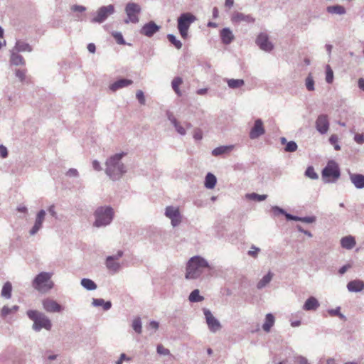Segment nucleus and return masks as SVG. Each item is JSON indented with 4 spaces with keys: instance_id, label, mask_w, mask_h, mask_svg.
I'll return each instance as SVG.
<instances>
[{
    "instance_id": "1",
    "label": "nucleus",
    "mask_w": 364,
    "mask_h": 364,
    "mask_svg": "<svg viewBox=\"0 0 364 364\" xmlns=\"http://www.w3.org/2000/svg\"><path fill=\"white\" fill-rule=\"evenodd\" d=\"M125 153L115 154L108 158L105 162V173L112 181H118L127 172L125 165L121 161Z\"/></svg>"
},
{
    "instance_id": "2",
    "label": "nucleus",
    "mask_w": 364,
    "mask_h": 364,
    "mask_svg": "<svg viewBox=\"0 0 364 364\" xmlns=\"http://www.w3.org/2000/svg\"><path fill=\"white\" fill-rule=\"evenodd\" d=\"M204 268L210 269L206 259L200 256L191 257L186 265V279H195L198 278L203 273Z\"/></svg>"
},
{
    "instance_id": "3",
    "label": "nucleus",
    "mask_w": 364,
    "mask_h": 364,
    "mask_svg": "<svg viewBox=\"0 0 364 364\" xmlns=\"http://www.w3.org/2000/svg\"><path fill=\"white\" fill-rule=\"evenodd\" d=\"M27 316L33 321L32 328L36 331H40L42 328L50 331L52 328L51 321L43 313L37 310H28Z\"/></svg>"
},
{
    "instance_id": "4",
    "label": "nucleus",
    "mask_w": 364,
    "mask_h": 364,
    "mask_svg": "<svg viewBox=\"0 0 364 364\" xmlns=\"http://www.w3.org/2000/svg\"><path fill=\"white\" fill-rule=\"evenodd\" d=\"M95 220L94 226L97 228L104 227L109 225L114 218V210L110 206L98 207L95 213Z\"/></svg>"
},
{
    "instance_id": "5",
    "label": "nucleus",
    "mask_w": 364,
    "mask_h": 364,
    "mask_svg": "<svg viewBox=\"0 0 364 364\" xmlns=\"http://www.w3.org/2000/svg\"><path fill=\"white\" fill-rule=\"evenodd\" d=\"M52 274L42 272L37 274L32 282V287L38 291L45 294L53 288L54 283L51 280Z\"/></svg>"
},
{
    "instance_id": "6",
    "label": "nucleus",
    "mask_w": 364,
    "mask_h": 364,
    "mask_svg": "<svg viewBox=\"0 0 364 364\" xmlns=\"http://www.w3.org/2000/svg\"><path fill=\"white\" fill-rule=\"evenodd\" d=\"M322 178L325 183H334L341 176V171L338 164L331 160L322 170Z\"/></svg>"
},
{
    "instance_id": "7",
    "label": "nucleus",
    "mask_w": 364,
    "mask_h": 364,
    "mask_svg": "<svg viewBox=\"0 0 364 364\" xmlns=\"http://www.w3.org/2000/svg\"><path fill=\"white\" fill-rule=\"evenodd\" d=\"M127 18L124 20L126 24L129 23H137L139 21V14L141 12V6L134 2H128L124 8Z\"/></svg>"
},
{
    "instance_id": "8",
    "label": "nucleus",
    "mask_w": 364,
    "mask_h": 364,
    "mask_svg": "<svg viewBox=\"0 0 364 364\" xmlns=\"http://www.w3.org/2000/svg\"><path fill=\"white\" fill-rule=\"evenodd\" d=\"M203 311L209 331L212 333H216L220 331L222 328V325L220 322L213 315L211 311L206 308H204Z\"/></svg>"
},
{
    "instance_id": "9",
    "label": "nucleus",
    "mask_w": 364,
    "mask_h": 364,
    "mask_svg": "<svg viewBox=\"0 0 364 364\" xmlns=\"http://www.w3.org/2000/svg\"><path fill=\"white\" fill-rule=\"evenodd\" d=\"M114 12V6L112 4L104 6L97 10V14L95 17L92 19V23H101L104 22L109 16L113 14Z\"/></svg>"
},
{
    "instance_id": "10",
    "label": "nucleus",
    "mask_w": 364,
    "mask_h": 364,
    "mask_svg": "<svg viewBox=\"0 0 364 364\" xmlns=\"http://www.w3.org/2000/svg\"><path fill=\"white\" fill-rule=\"evenodd\" d=\"M165 215L171 219L173 227L178 226L181 223V215L179 208L174 206H167L165 210Z\"/></svg>"
},
{
    "instance_id": "11",
    "label": "nucleus",
    "mask_w": 364,
    "mask_h": 364,
    "mask_svg": "<svg viewBox=\"0 0 364 364\" xmlns=\"http://www.w3.org/2000/svg\"><path fill=\"white\" fill-rule=\"evenodd\" d=\"M255 42L259 48L264 51L270 52L274 48V45L269 41V36L265 33H260Z\"/></svg>"
},
{
    "instance_id": "12",
    "label": "nucleus",
    "mask_w": 364,
    "mask_h": 364,
    "mask_svg": "<svg viewBox=\"0 0 364 364\" xmlns=\"http://www.w3.org/2000/svg\"><path fill=\"white\" fill-rule=\"evenodd\" d=\"M161 28L160 26H158L154 21H150L149 22L145 23L139 31V33L141 35H144L146 37L151 38L156 33L159 31Z\"/></svg>"
},
{
    "instance_id": "13",
    "label": "nucleus",
    "mask_w": 364,
    "mask_h": 364,
    "mask_svg": "<svg viewBox=\"0 0 364 364\" xmlns=\"http://www.w3.org/2000/svg\"><path fill=\"white\" fill-rule=\"evenodd\" d=\"M43 309L49 313L61 312L63 307L53 299L47 298L42 301Z\"/></svg>"
},
{
    "instance_id": "14",
    "label": "nucleus",
    "mask_w": 364,
    "mask_h": 364,
    "mask_svg": "<svg viewBox=\"0 0 364 364\" xmlns=\"http://www.w3.org/2000/svg\"><path fill=\"white\" fill-rule=\"evenodd\" d=\"M265 133V129L263 126V122L261 119H257L255 121L254 126L250 132V138L255 139L261 136Z\"/></svg>"
},
{
    "instance_id": "15",
    "label": "nucleus",
    "mask_w": 364,
    "mask_h": 364,
    "mask_svg": "<svg viewBox=\"0 0 364 364\" xmlns=\"http://www.w3.org/2000/svg\"><path fill=\"white\" fill-rule=\"evenodd\" d=\"M196 19L191 13H183L178 18V28H189L191 24Z\"/></svg>"
},
{
    "instance_id": "16",
    "label": "nucleus",
    "mask_w": 364,
    "mask_h": 364,
    "mask_svg": "<svg viewBox=\"0 0 364 364\" xmlns=\"http://www.w3.org/2000/svg\"><path fill=\"white\" fill-rule=\"evenodd\" d=\"M231 21L233 23H240L241 22L251 23L255 21V18L250 14L247 15L243 13L235 11L231 16Z\"/></svg>"
},
{
    "instance_id": "17",
    "label": "nucleus",
    "mask_w": 364,
    "mask_h": 364,
    "mask_svg": "<svg viewBox=\"0 0 364 364\" xmlns=\"http://www.w3.org/2000/svg\"><path fill=\"white\" fill-rule=\"evenodd\" d=\"M316 128L321 134H326L329 128V122L326 114H320L316 121Z\"/></svg>"
},
{
    "instance_id": "18",
    "label": "nucleus",
    "mask_w": 364,
    "mask_h": 364,
    "mask_svg": "<svg viewBox=\"0 0 364 364\" xmlns=\"http://www.w3.org/2000/svg\"><path fill=\"white\" fill-rule=\"evenodd\" d=\"M46 216V211L41 210L36 215L35 223L32 228L30 230L29 233L31 235H36L39 230L42 228L43 223Z\"/></svg>"
},
{
    "instance_id": "19",
    "label": "nucleus",
    "mask_w": 364,
    "mask_h": 364,
    "mask_svg": "<svg viewBox=\"0 0 364 364\" xmlns=\"http://www.w3.org/2000/svg\"><path fill=\"white\" fill-rule=\"evenodd\" d=\"M132 83V80L122 78L110 84L109 88L112 92H116L119 89L131 85Z\"/></svg>"
},
{
    "instance_id": "20",
    "label": "nucleus",
    "mask_w": 364,
    "mask_h": 364,
    "mask_svg": "<svg viewBox=\"0 0 364 364\" xmlns=\"http://www.w3.org/2000/svg\"><path fill=\"white\" fill-rule=\"evenodd\" d=\"M166 115H167L168 119L170 121V122L174 127L176 131L180 135H182V136L186 135V129L176 119V117L173 116V114L170 112H167Z\"/></svg>"
},
{
    "instance_id": "21",
    "label": "nucleus",
    "mask_w": 364,
    "mask_h": 364,
    "mask_svg": "<svg viewBox=\"0 0 364 364\" xmlns=\"http://www.w3.org/2000/svg\"><path fill=\"white\" fill-rule=\"evenodd\" d=\"M350 179L356 188H364V175L360 173H350Z\"/></svg>"
},
{
    "instance_id": "22",
    "label": "nucleus",
    "mask_w": 364,
    "mask_h": 364,
    "mask_svg": "<svg viewBox=\"0 0 364 364\" xmlns=\"http://www.w3.org/2000/svg\"><path fill=\"white\" fill-rule=\"evenodd\" d=\"M320 306V304L316 298L310 296L308 298L304 306L303 309L305 311H316Z\"/></svg>"
},
{
    "instance_id": "23",
    "label": "nucleus",
    "mask_w": 364,
    "mask_h": 364,
    "mask_svg": "<svg viewBox=\"0 0 364 364\" xmlns=\"http://www.w3.org/2000/svg\"><path fill=\"white\" fill-rule=\"evenodd\" d=\"M347 289L350 292H360L364 289V282L361 280H353L348 283Z\"/></svg>"
},
{
    "instance_id": "24",
    "label": "nucleus",
    "mask_w": 364,
    "mask_h": 364,
    "mask_svg": "<svg viewBox=\"0 0 364 364\" xmlns=\"http://www.w3.org/2000/svg\"><path fill=\"white\" fill-rule=\"evenodd\" d=\"M220 38L224 44H230L234 39V35L229 28H224L220 31Z\"/></svg>"
},
{
    "instance_id": "25",
    "label": "nucleus",
    "mask_w": 364,
    "mask_h": 364,
    "mask_svg": "<svg viewBox=\"0 0 364 364\" xmlns=\"http://www.w3.org/2000/svg\"><path fill=\"white\" fill-rule=\"evenodd\" d=\"M341 245L345 249L351 250L355 245V238L353 236L343 237L341 240Z\"/></svg>"
},
{
    "instance_id": "26",
    "label": "nucleus",
    "mask_w": 364,
    "mask_h": 364,
    "mask_svg": "<svg viewBox=\"0 0 364 364\" xmlns=\"http://www.w3.org/2000/svg\"><path fill=\"white\" fill-rule=\"evenodd\" d=\"M10 62L12 65H20L25 64V60L23 56L17 53V52L14 50H12L11 51Z\"/></svg>"
},
{
    "instance_id": "27",
    "label": "nucleus",
    "mask_w": 364,
    "mask_h": 364,
    "mask_svg": "<svg viewBox=\"0 0 364 364\" xmlns=\"http://www.w3.org/2000/svg\"><path fill=\"white\" fill-rule=\"evenodd\" d=\"M326 11L331 14L338 15H343L346 13L345 7L338 4L327 6Z\"/></svg>"
},
{
    "instance_id": "28",
    "label": "nucleus",
    "mask_w": 364,
    "mask_h": 364,
    "mask_svg": "<svg viewBox=\"0 0 364 364\" xmlns=\"http://www.w3.org/2000/svg\"><path fill=\"white\" fill-rule=\"evenodd\" d=\"M217 183V178L212 173H208L205 178V187L208 189H213Z\"/></svg>"
},
{
    "instance_id": "29",
    "label": "nucleus",
    "mask_w": 364,
    "mask_h": 364,
    "mask_svg": "<svg viewBox=\"0 0 364 364\" xmlns=\"http://www.w3.org/2000/svg\"><path fill=\"white\" fill-rule=\"evenodd\" d=\"M13 50H14L16 52H24V51L31 52L32 48L27 43L21 41H17L16 43L15 47L14 48Z\"/></svg>"
},
{
    "instance_id": "30",
    "label": "nucleus",
    "mask_w": 364,
    "mask_h": 364,
    "mask_svg": "<svg viewBox=\"0 0 364 364\" xmlns=\"http://www.w3.org/2000/svg\"><path fill=\"white\" fill-rule=\"evenodd\" d=\"M274 316L272 314H267L265 316V321L262 325V328L265 332H269L274 323Z\"/></svg>"
},
{
    "instance_id": "31",
    "label": "nucleus",
    "mask_w": 364,
    "mask_h": 364,
    "mask_svg": "<svg viewBox=\"0 0 364 364\" xmlns=\"http://www.w3.org/2000/svg\"><path fill=\"white\" fill-rule=\"evenodd\" d=\"M92 304L94 306H102L104 310L107 311L111 309L112 303L109 301H105L102 299H93Z\"/></svg>"
},
{
    "instance_id": "32",
    "label": "nucleus",
    "mask_w": 364,
    "mask_h": 364,
    "mask_svg": "<svg viewBox=\"0 0 364 364\" xmlns=\"http://www.w3.org/2000/svg\"><path fill=\"white\" fill-rule=\"evenodd\" d=\"M273 275L274 274L271 272H269L258 282L257 284V288L258 289H262L264 287H265L271 282Z\"/></svg>"
},
{
    "instance_id": "33",
    "label": "nucleus",
    "mask_w": 364,
    "mask_h": 364,
    "mask_svg": "<svg viewBox=\"0 0 364 364\" xmlns=\"http://www.w3.org/2000/svg\"><path fill=\"white\" fill-rule=\"evenodd\" d=\"M233 149L232 145L230 146H220L218 147H216L212 151V154L215 156L222 155L223 154L228 153L230 151H232Z\"/></svg>"
},
{
    "instance_id": "34",
    "label": "nucleus",
    "mask_w": 364,
    "mask_h": 364,
    "mask_svg": "<svg viewBox=\"0 0 364 364\" xmlns=\"http://www.w3.org/2000/svg\"><path fill=\"white\" fill-rule=\"evenodd\" d=\"M12 285L9 282H6L1 289V295L3 298L9 299L11 297Z\"/></svg>"
},
{
    "instance_id": "35",
    "label": "nucleus",
    "mask_w": 364,
    "mask_h": 364,
    "mask_svg": "<svg viewBox=\"0 0 364 364\" xmlns=\"http://www.w3.org/2000/svg\"><path fill=\"white\" fill-rule=\"evenodd\" d=\"M183 83V79L181 77H175L171 82V87L178 96H181L182 93L179 86Z\"/></svg>"
},
{
    "instance_id": "36",
    "label": "nucleus",
    "mask_w": 364,
    "mask_h": 364,
    "mask_svg": "<svg viewBox=\"0 0 364 364\" xmlns=\"http://www.w3.org/2000/svg\"><path fill=\"white\" fill-rule=\"evenodd\" d=\"M225 81L231 89L240 88L245 85V81L242 79H226Z\"/></svg>"
},
{
    "instance_id": "37",
    "label": "nucleus",
    "mask_w": 364,
    "mask_h": 364,
    "mask_svg": "<svg viewBox=\"0 0 364 364\" xmlns=\"http://www.w3.org/2000/svg\"><path fill=\"white\" fill-rule=\"evenodd\" d=\"M81 285L87 290L93 291L97 287V284L90 279L84 278L81 279Z\"/></svg>"
},
{
    "instance_id": "38",
    "label": "nucleus",
    "mask_w": 364,
    "mask_h": 364,
    "mask_svg": "<svg viewBox=\"0 0 364 364\" xmlns=\"http://www.w3.org/2000/svg\"><path fill=\"white\" fill-rule=\"evenodd\" d=\"M188 300L192 303L200 302L204 300V297L200 295L199 290L196 289L191 292Z\"/></svg>"
},
{
    "instance_id": "39",
    "label": "nucleus",
    "mask_w": 364,
    "mask_h": 364,
    "mask_svg": "<svg viewBox=\"0 0 364 364\" xmlns=\"http://www.w3.org/2000/svg\"><path fill=\"white\" fill-rule=\"evenodd\" d=\"M106 267L113 271L114 272H117L121 268L120 264L114 260H109L108 257L106 258L105 262Z\"/></svg>"
},
{
    "instance_id": "40",
    "label": "nucleus",
    "mask_w": 364,
    "mask_h": 364,
    "mask_svg": "<svg viewBox=\"0 0 364 364\" xmlns=\"http://www.w3.org/2000/svg\"><path fill=\"white\" fill-rule=\"evenodd\" d=\"M305 85L309 91L314 90V80L311 73H309L306 77L305 80Z\"/></svg>"
},
{
    "instance_id": "41",
    "label": "nucleus",
    "mask_w": 364,
    "mask_h": 364,
    "mask_svg": "<svg viewBox=\"0 0 364 364\" xmlns=\"http://www.w3.org/2000/svg\"><path fill=\"white\" fill-rule=\"evenodd\" d=\"M246 197L250 200L262 201L264 200L267 198V195L263 194L259 195L255 193H249L246 195Z\"/></svg>"
},
{
    "instance_id": "42",
    "label": "nucleus",
    "mask_w": 364,
    "mask_h": 364,
    "mask_svg": "<svg viewBox=\"0 0 364 364\" xmlns=\"http://www.w3.org/2000/svg\"><path fill=\"white\" fill-rule=\"evenodd\" d=\"M167 38L177 49L182 48V43L173 34H168Z\"/></svg>"
},
{
    "instance_id": "43",
    "label": "nucleus",
    "mask_w": 364,
    "mask_h": 364,
    "mask_svg": "<svg viewBox=\"0 0 364 364\" xmlns=\"http://www.w3.org/2000/svg\"><path fill=\"white\" fill-rule=\"evenodd\" d=\"M333 80V71L329 65L326 67V81L327 83L331 84Z\"/></svg>"
},
{
    "instance_id": "44",
    "label": "nucleus",
    "mask_w": 364,
    "mask_h": 364,
    "mask_svg": "<svg viewBox=\"0 0 364 364\" xmlns=\"http://www.w3.org/2000/svg\"><path fill=\"white\" fill-rule=\"evenodd\" d=\"M298 146L294 141H290L287 143L284 147V151L286 152H294L297 150Z\"/></svg>"
},
{
    "instance_id": "45",
    "label": "nucleus",
    "mask_w": 364,
    "mask_h": 364,
    "mask_svg": "<svg viewBox=\"0 0 364 364\" xmlns=\"http://www.w3.org/2000/svg\"><path fill=\"white\" fill-rule=\"evenodd\" d=\"M305 176L311 179H317L318 178V174L316 173L313 166H309L306 171Z\"/></svg>"
},
{
    "instance_id": "46",
    "label": "nucleus",
    "mask_w": 364,
    "mask_h": 364,
    "mask_svg": "<svg viewBox=\"0 0 364 364\" xmlns=\"http://www.w3.org/2000/svg\"><path fill=\"white\" fill-rule=\"evenodd\" d=\"M294 364H310L306 357L295 355L293 358Z\"/></svg>"
},
{
    "instance_id": "47",
    "label": "nucleus",
    "mask_w": 364,
    "mask_h": 364,
    "mask_svg": "<svg viewBox=\"0 0 364 364\" xmlns=\"http://www.w3.org/2000/svg\"><path fill=\"white\" fill-rule=\"evenodd\" d=\"M112 36L114 38L117 43L119 45H125L126 42L123 38L122 34L120 32L114 31L112 32Z\"/></svg>"
},
{
    "instance_id": "48",
    "label": "nucleus",
    "mask_w": 364,
    "mask_h": 364,
    "mask_svg": "<svg viewBox=\"0 0 364 364\" xmlns=\"http://www.w3.org/2000/svg\"><path fill=\"white\" fill-rule=\"evenodd\" d=\"M132 328L137 333H141V321L140 318H136L133 321Z\"/></svg>"
},
{
    "instance_id": "49",
    "label": "nucleus",
    "mask_w": 364,
    "mask_h": 364,
    "mask_svg": "<svg viewBox=\"0 0 364 364\" xmlns=\"http://www.w3.org/2000/svg\"><path fill=\"white\" fill-rule=\"evenodd\" d=\"M329 142L334 146L335 150L338 151L341 149V146L338 144V138L337 135H331L329 138Z\"/></svg>"
},
{
    "instance_id": "50",
    "label": "nucleus",
    "mask_w": 364,
    "mask_h": 364,
    "mask_svg": "<svg viewBox=\"0 0 364 364\" xmlns=\"http://www.w3.org/2000/svg\"><path fill=\"white\" fill-rule=\"evenodd\" d=\"M10 314H14L13 311H11V308L9 307L8 306H3L1 311V316L3 318H6Z\"/></svg>"
},
{
    "instance_id": "51",
    "label": "nucleus",
    "mask_w": 364,
    "mask_h": 364,
    "mask_svg": "<svg viewBox=\"0 0 364 364\" xmlns=\"http://www.w3.org/2000/svg\"><path fill=\"white\" fill-rule=\"evenodd\" d=\"M340 307H337L336 309H329L328 311V314L331 315V316H339L342 319H345L346 317L345 316L341 313L340 311Z\"/></svg>"
},
{
    "instance_id": "52",
    "label": "nucleus",
    "mask_w": 364,
    "mask_h": 364,
    "mask_svg": "<svg viewBox=\"0 0 364 364\" xmlns=\"http://www.w3.org/2000/svg\"><path fill=\"white\" fill-rule=\"evenodd\" d=\"M250 249L251 250H250L247 252L248 255H250L254 258H257L258 253L260 252V249L253 245L251 246Z\"/></svg>"
},
{
    "instance_id": "53",
    "label": "nucleus",
    "mask_w": 364,
    "mask_h": 364,
    "mask_svg": "<svg viewBox=\"0 0 364 364\" xmlns=\"http://www.w3.org/2000/svg\"><path fill=\"white\" fill-rule=\"evenodd\" d=\"M157 353L160 355H168L170 354V350L164 348L162 345L157 346Z\"/></svg>"
},
{
    "instance_id": "54",
    "label": "nucleus",
    "mask_w": 364,
    "mask_h": 364,
    "mask_svg": "<svg viewBox=\"0 0 364 364\" xmlns=\"http://www.w3.org/2000/svg\"><path fill=\"white\" fill-rule=\"evenodd\" d=\"M136 97L139 100L141 105L145 104V97L144 95V92L141 90H138L136 93Z\"/></svg>"
},
{
    "instance_id": "55",
    "label": "nucleus",
    "mask_w": 364,
    "mask_h": 364,
    "mask_svg": "<svg viewBox=\"0 0 364 364\" xmlns=\"http://www.w3.org/2000/svg\"><path fill=\"white\" fill-rule=\"evenodd\" d=\"M16 76L22 82L25 79L26 70H16Z\"/></svg>"
},
{
    "instance_id": "56",
    "label": "nucleus",
    "mask_w": 364,
    "mask_h": 364,
    "mask_svg": "<svg viewBox=\"0 0 364 364\" xmlns=\"http://www.w3.org/2000/svg\"><path fill=\"white\" fill-rule=\"evenodd\" d=\"M124 255V252L122 250H118L116 255L108 256L109 260H114L117 261L119 258H121Z\"/></svg>"
},
{
    "instance_id": "57",
    "label": "nucleus",
    "mask_w": 364,
    "mask_h": 364,
    "mask_svg": "<svg viewBox=\"0 0 364 364\" xmlns=\"http://www.w3.org/2000/svg\"><path fill=\"white\" fill-rule=\"evenodd\" d=\"M193 138L196 140H197V141L202 139V138H203V132H202L201 129H196L194 130Z\"/></svg>"
},
{
    "instance_id": "58",
    "label": "nucleus",
    "mask_w": 364,
    "mask_h": 364,
    "mask_svg": "<svg viewBox=\"0 0 364 364\" xmlns=\"http://www.w3.org/2000/svg\"><path fill=\"white\" fill-rule=\"evenodd\" d=\"M78 175L77 170L73 168H70L66 173V176L69 177H77Z\"/></svg>"
},
{
    "instance_id": "59",
    "label": "nucleus",
    "mask_w": 364,
    "mask_h": 364,
    "mask_svg": "<svg viewBox=\"0 0 364 364\" xmlns=\"http://www.w3.org/2000/svg\"><path fill=\"white\" fill-rule=\"evenodd\" d=\"M316 218L314 216L301 217V221L306 223H312L315 222Z\"/></svg>"
},
{
    "instance_id": "60",
    "label": "nucleus",
    "mask_w": 364,
    "mask_h": 364,
    "mask_svg": "<svg viewBox=\"0 0 364 364\" xmlns=\"http://www.w3.org/2000/svg\"><path fill=\"white\" fill-rule=\"evenodd\" d=\"M272 211H273L274 214L276 215H277L279 214L284 215V213H286V211L284 209H282L278 206H273Z\"/></svg>"
},
{
    "instance_id": "61",
    "label": "nucleus",
    "mask_w": 364,
    "mask_h": 364,
    "mask_svg": "<svg viewBox=\"0 0 364 364\" xmlns=\"http://www.w3.org/2000/svg\"><path fill=\"white\" fill-rule=\"evenodd\" d=\"M354 140L359 144H363L364 143V136L363 134H356L354 136Z\"/></svg>"
},
{
    "instance_id": "62",
    "label": "nucleus",
    "mask_w": 364,
    "mask_h": 364,
    "mask_svg": "<svg viewBox=\"0 0 364 364\" xmlns=\"http://www.w3.org/2000/svg\"><path fill=\"white\" fill-rule=\"evenodd\" d=\"M73 11L83 12L86 10V8L80 5H74L71 8Z\"/></svg>"
},
{
    "instance_id": "63",
    "label": "nucleus",
    "mask_w": 364,
    "mask_h": 364,
    "mask_svg": "<svg viewBox=\"0 0 364 364\" xmlns=\"http://www.w3.org/2000/svg\"><path fill=\"white\" fill-rule=\"evenodd\" d=\"M124 360H130L125 353H122L118 360L116 361V364H122Z\"/></svg>"
},
{
    "instance_id": "64",
    "label": "nucleus",
    "mask_w": 364,
    "mask_h": 364,
    "mask_svg": "<svg viewBox=\"0 0 364 364\" xmlns=\"http://www.w3.org/2000/svg\"><path fill=\"white\" fill-rule=\"evenodd\" d=\"M92 167L95 171H100L102 169L100 162L97 160L92 161Z\"/></svg>"
}]
</instances>
